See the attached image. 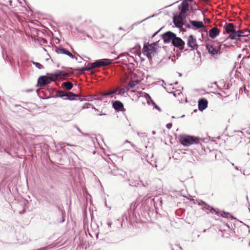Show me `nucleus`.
Masks as SVG:
<instances>
[{
    "label": "nucleus",
    "instance_id": "1",
    "mask_svg": "<svg viewBox=\"0 0 250 250\" xmlns=\"http://www.w3.org/2000/svg\"><path fill=\"white\" fill-rule=\"evenodd\" d=\"M189 5L187 2L183 1L181 11L178 15H174L173 22L176 27L180 28L184 25V21L186 17V13L188 10Z\"/></svg>",
    "mask_w": 250,
    "mask_h": 250
},
{
    "label": "nucleus",
    "instance_id": "2",
    "mask_svg": "<svg viewBox=\"0 0 250 250\" xmlns=\"http://www.w3.org/2000/svg\"><path fill=\"white\" fill-rule=\"evenodd\" d=\"M157 46V42H154L151 44L144 43L142 52L144 55H146L148 59H150L157 53L158 49Z\"/></svg>",
    "mask_w": 250,
    "mask_h": 250
},
{
    "label": "nucleus",
    "instance_id": "3",
    "mask_svg": "<svg viewBox=\"0 0 250 250\" xmlns=\"http://www.w3.org/2000/svg\"><path fill=\"white\" fill-rule=\"evenodd\" d=\"M200 139L192 136L182 135L179 137V141L184 146H188L192 144H198Z\"/></svg>",
    "mask_w": 250,
    "mask_h": 250
},
{
    "label": "nucleus",
    "instance_id": "4",
    "mask_svg": "<svg viewBox=\"0 0 250 250\" xmlns=\"http://www.w3.org/2000/svg\"><path fill=\"white\" fill-rule=\"evenodd\" d=\"M56 96L62 98L66 97L64 100H73L77 95L71 92H64L63 91H58L56 93Z\"/></svg>",
    "mask_w": 250,
    "mask_h": 250
},
{
    "label": "nucleus",
    "instance_id": "5",
    "mask_svg": "<svg viewBox=\"0 0 250 250\" xmlns=\"http://www.w3.org/2000/svg\"><path fill=\"white\" fill-rule=\"evenodd\" d=\"M187 45L191 50L197 49L198 45L197 43L196 38L192 35H190L188 38Z\"/></svg>",
    "mask_w": 250,
    "mask_h": 250
},
{
    "label": "nucleus",
    "instance_id": "6",
    "mask_svg": "<svg viewBox=\"0 0 250 250\" xmlns=\"http://www.w3.org/2000/svg\"><path fill=\"white\" fill-rule=\"evenodd\" d=\"M175 36L176 34L171 31L166 32L162 35V39L165 43H168L170 42L172 43V40Z\"/></svg>",
    "mask_w": 250,
    "mask_h": 250
},
{
    "label": "nucleus",
    "instance_id": "7",
    "mask_svg": "<svg viewBox=\"0 0 250 250\" xmlns=\"http://www.w3.org/2000/svg\"><path fill=\"white\" fill-rule=\"evenodd\" d=\"M244 33V32H242L241 30L236 31L234 30V31L229 34L228 38L231 40L241 41V39L240 38L241 37H245V36H246V35L243 34Z\"/></svg>",
    "mask_w": 250,
    "mask_h": 250
},
{
    "label": "nucleus",
    "instance_id": "8",
    "mask_svg": "<svg viewBox=\"0 0 250 250\" xmlns=\"http://www.w3.org/2000/svg\"><path fill=\"white\" fill-rule=\"evenodd\" d=\"M53 81V78L51 77H46L45 76H42L39 78L38 80V84L40 86H43L48 83L51 81Z\"/></svg>",
    "mask_w": 250,
    "mask_h": 250
},
{
    "label": "nucleus",
    "instance_id": "9",
    "mask_svg": "<svg viewBox=\"0 0 250 250\" xmlns=\"http://www.w3.org/2000/svg\"><path fill=\"white\" fill-rule=\"evenodd\" d=\"M173 46L178 48L180 50H183L184 49L185 42L182 40L181 38L175 36L173 40H172V43Z\"/></svg>",
    "mask_w": 250,
    "mask_h": 250
},
{
    "label": "nucleus",
    "instance_id": "10",
    "mask_svg": "<svg viewBox=\"0 0 250 250\" xmlns=\"http://www.w3.org/2000/svg\"><path fill=\"white\" fill-rule=\"evenodd\" d=\"M110 61L108 59H100L93 62V65H95L96 68H98L101 66H105L110 63Z\"/></svg>",
    "mask_w": 250,
    "mask_h": 250
},
{
    "label": "nucleus",
    "instance_id": "11",
    "mask_svg": "<svg viewBox=\"0 0 250 250\" xmlns=\"http://www.w3.org/2000/svg\"><path fill=\"white\" fill-rule=\"evenodd\" d=\"M118 89H119V88L117 87L113 90H109L108 91L101 93L100 94V97L98 98V99L102 100L103 97H107L108 96H110L111 98H112L113 97L114 94L116 95L117 92L118 91Z\"/></svg>",
    "mask_w": 250,
    "mask_h": 250
},
{
    "label": "nucleus",
    "instance_id": "12",
    "mask_svg": "<svg viewBox=\"0 0 250 250\" xmlns=\"http://www.w3.org/2000/svg\"><path fill=\"white\" fill-rule=\"evenodd\" d=\"M189 23L193 27V29L194 30L205 28V25L204 23L201 21H192L189 20Z\"/></svg>",
    "mask_w": 250,
    "mask_h": 250
},
{
    "label": "nucleus",
    "instance_id": "13",
    "mask_svg": "<svg viewBox=\"0 0 250 250\" xmlns=\"http://www.w3.org/2000/svg\"><path fill=\"white\" fill-rule=\"evenodd\" d=\"M208 101L204 98H202L198 101V109L202 111L208 106Z\"/></svg>",
    "mask_w": 250,
    "mask_h": 250
},
{
    "label": "nucleus",
    "instance_id": "14",
    "mask_svg": "<svg viewBox=\"0 0 250 250\" xmlns=\"http://www.w3.org/2000/svg\"><path fill=\"white\" fill-rule=\"evenodd\" d=\"M199 205L201 207V208L205 211L207 213H208L209 212H212V210L215 211V210L213 208L209 206L202 201L199 202Z\"/></svg>",
    "mask_w": 250,
    "mask_h": 250
},
{
    "label": "nucleus",
    "instance_id": "15",
    "mask_svg": "<svg viewBox=\"0 0 250 250\" xmlns=\"http://www.w3.org/2000/svg\"><path fill=\"white\" fill-rule=\"evenodd\" d=\"M55 51L58 54H65L71 58H74L73 55L65 48L56 47Z\"/></svg>",
    "mask_w": 250,
    "mask_h": 250
},
{
    "label": "nucleus",
    "instance_id": "16",
    "mask_svg": "<svg viewBox=\"0 0 250 250\" xmlns=\"http://www.w3.org/2000/svg\"><path fill=\"white\" fill-rule=\"evenodd\" d=\"M113 108L117 111H121L124 109V105L122 102L119 101H115L112 102Z\"/></svg>",
    "mask_w": 250,
    "mask_h": 250
},
{
    "label": "nucleus",
    "instance_id": "17",
    "mask_svg": "<svg viewBox=\"0 0 250 250\" xmlns=\"http://www.w3.org/2000/svg\"><path fill=\"white\" fill-rule=\"evenodd\" d=\"M219 29L217 27H213L211 28L209 31V36L214 39L219 34Z\"/></svg>",
    "mask_w": 250,
    "mask_h": 250
},
{
    "label": "nucleus",
    "instance_id": "18",
    "mask_svg": "<svg viewBox=\"0 0 250 250\" xmlns=\"http://www.w3.org/2000/svg\"><path fill=\"white\" fill-rule=\"evenodd\" d=\"M206 46L208 52L212 56H214L218 54L219 51L214 48L211 45L207 44Z\"/></svg>",
    "mask_w": 250,
    "mask_h": 250
},
{
    "label": "nucleus",
    "instance_id": "19",
    "mask_svg": "<svg viewBox=\"0 0 250 250\" xmlns=\"http://www.w3.org/2000/svg\"><path fill=\"white\" fill-rule=\"evenodd\" d=\"M224 29L228 34H230L232 31H234V30H235L234 24L232 23H226L225 26H224Z\"/></svg>",
    "mask_w": 250,
    "mask_h": 250
},
{
    "label": "nucleus",
    "instance_id": "20",
    "mask_svg": "<svg viewBox=\"0 0 250 250\" xmlns=\"http://www.w3.org/2000/svg\"><path fill=\"white\" fill-rule=\"evenodd\" d=\"M111 173L114 176H122L125 177L126 175V172L120 169L113 170Z\"/></svg>",
    "mask_w": 250,
    "mask_h": 250
},
{
    "label": "nucleus",
    "instance_id": "21",
    "mask_svg": "<svg viewBox=\"0 0 250 250\" xmlns=\"http://www.w3.org/2000/svg\"><path fill=\"white\" fill-rule=\"evenodd\" d=\"M62 86L65 89L69 90L72 88L73 85L71 82L67 81L63 83Z\"/></svg>",
    "mask_w": 250,
    "mask_h": 250
},
{
    "label": "nucleus",
    "instance_id": "22",
    "mask_svg": "<svg viewBox=\"0 0 250 250\" xmlns=\"http://www.w3.org/2000/svg\"><path fill=\"white\" fill-rule=\"evenodd\" d=\"M55 75L56 76V77L57 78L62 79L68 76V74L64 71H59L57 73L55 74Z\"/></svg>",
    "mask_w": 250,
    "mask_h": 250
},
{
    "label": "nucleus",
    "instance_id": "23",
    "mask_svg": "<svg viewBox=\"0 0 250 250\" xmlns=\"http://www.w3.org/2000/svg\"><path fill=\"white\" fill-rule=\"evenodd\" d=\"M118 92H117L116 95H124V94L126 92H127L129 89L127 87H125L123 88H120L119 87Z\"/></svg>",
    "mask_w": 250,
    "mask_h": 250
},
{
    "label": "nucleus",
    "instance_id": "24",
    "mask_svg": "<svg viewBox=\"0 0 250 250\" xmlns=\"http://www.w3.org/2000/svg\"><path fill=\"white\" fill-rule=\"evenodd\" d=\"M139 83L138 81H130L128 83V86L131 88L134 87L136 84H137Z\"/></svg>",
    "mask_w": 250,
    "mask_h": 250
},
{
    "label": "nucleus",
    "instance_id": "25",
    "mask_svg": "<svg viewBox=\"0 0 250 250\" xmlns=\"http://www.w3.org/2000/svg\"><path fill=\"white\" fill-rule=\"evenodd\" d=\"M221 215L222 217H231V218H233V217H232V216H231L229 213L228 212H225L224 211H223V212H222L221 213Z\"/></svg>",
    "mask_w": 250,
    "mask_h": 250
},
{
    "label": "nucleus",
    "instance_id": "26",
    "mask_svg": "<svg viewBox=\"0 0 250 250\" xmlns=\"http://www.w3.org/2000/svg\"><path fill=\"white\" fill-rule=\"evenodd\" d=\"M95 68H96V67L95 66V65H93V62L89 63L88 64V66L87 67H86L87 71H89L91 69H94Z\"/></svg>",
    "mask_w": 250,
    "mask_h": 250
},
{
    "label": "nucleus",
    "instance_id": "27",
    "mask_svg": "<svg viewBox=\"0 0 250 250\" xmlns=\"http://www.w3.org/2000/svg\"><path fill=\"white\" fill-rule=\"evenodd\" d=\"M32 62L38 68L40 69H42L43 68V65L39 62Z\"/></svg>",
    "mask_w": 250,
    "mask_h": 250
},
{
    "label": "nucleus",
    "instance_id": "28",
    "mask_svg": "<svg viewBox=\"0 0 250 250\" xmlns=\"http://www.w3.org/2000/svg\"><path fill=\"white\" fill-rule=\"evenodd\" d=\"M146 100V101H147V103L148 104H150V103H152V104H153V103H154L153 100H152L151 98L150 97L147 98Z\"/></svg>",
    "mask_w": 250,
    "mask_h": 250
},
{
    "label": "nucleus",
    "instance_id": "29",
    "mask_svg": "<svg viewBox=\"0 0 250 250\" xmlns=\"http://www.w3.org/2000/svg\"><path fill=\"white\" fill-rule=\"evenodd\" d=\"M78 70L80 71L82 73L84 72L85 71H87L86 67H82V68H79Z\"/></svg>",
    "mask_w": 250,
    "mask_h": 250
},
{
    "label": "nucleus",
    "instance_id": "30",
    "mask_svg": "<svg viewBox=\"0 0 250 250\" xmlns=\"http://www.w3.org/2000/svg\"><path fill=\"white\" fill-rule=\"evenodd\" d=\"M153 105L154 106V108L158 110L159 111H161L160 108L159 106H158L155 103H153Z\"/></svg>",
    "mask_w": 250,
    "mask_h": 250
},
{
    "label": "nucleus",
    "instance_id": "31",
    "mask_svg": "<svg viewBox=\"0 0 250 250\" xmlns=\"http://www.w3.org/2000/svg\"><path fill=\"white\" fill-rule=\"evenodd\" d=\"M172 126V124L171 123H168L167 125L166 126L168 129H170Z\"/></svg>",
    "mask_w": 250,
    "mask_h": 250
},
{
    "label": "nucleus",
    "instance_id": "32",
    "mask_svg": "<svg viewBox=\"0 0 250 250\" xmlns=\"http://www.w3.org/2000/svg\"><path fill=\"white\" fill-rule=\"evenodd\" d=\"M144 97H145V98H146V99H147V98H148V97H150V96H149V95L148 94L146 93H144Z\"/></svg>",
    "mask_w": 250,
    "mask_h": 250
},
{
    "label": "nucleus",
    "instance_id": "33",
    "mask_svg": "<svg viewBox=\"0 0 250 250\" xmlns=\"http://www.w3.org/2000/svg\"><path fill=\"white\" fill-rule=\"evenodd\" d=\"M185 26L186 28H188V29H190L191 28V25L189 24H186Z\"/></svg>",
    "mask_w": 250,
    "mask_h": 250
},
{
    "label": "nucleus",
    "instance_id": "34",
    "mask_svg": "<svg viewBox=\"0 0 250 250\" xmlns=\"http://www.w3.org/2000/svg\"><path fill=\"white\" fill-rule=\"evenodd\" d=\"M243 32H244V33H243V34L246 35V36H248V34H247V33H249V32H248V30H247V31H243Z\"/></svg>",
    "mask_w": 250,
    "mask_h": 250
},
{
    "label": "nucleus",
    "instance_id": "35",
    "mask_svg": "<svg viewBox=\"0 0 250 250\" xmlns=\"http://www.w3.org/2000/svg\"><path fill=\"white\" fill-rule=\"evenodd\" d=\"M112 222H110V221L108 222L107 223V225H108V226H111V225H112Z\"/></svg>",
    "mask_w": 250,
    "mask_h": 250
},
{
    "label": "nucleus",
    "instance_id": "36",
    "mask_svg": "<svg viewBox=\"0 0 250 250\" xmlns=\"http://www.w3.org/2000/svg\"><path fill=\"white\" fill-rule=\"evenodd\" d=\"M75 127L80 132H81V130L77 125H75Z\"/></svg>",
    "mask_w": 250,
    "mask_h": 250
},
{
    "label": "nucleus",
    "instance_id": "37",
    "mask_svg": "<svg viewBox=\"0 0 250 250\" xmlns=\"http://www.w3.org/2000/svg\"><path fill=\"white\" fill-rule=\"evenodd\" d=\"M46 249V247H43V248L40 249L38 250H45Z\"/></svg>",
    "mask_w": 250,
    "mask_h": 250
},
{
    "label": "nucleus",
    "instance_id": "38",
    "mask_svg": "<svg viewBox=\"0 0 250 250\" xmlns=\"http://www.w3.org/2000/svg\"><path fill=\"white\" fill-rule=\"evenodd\" d=\"M153 16H154L153 15V16H152L148 17H147V18H146L145 19H144L143 21H145V20H147V19H149L150 17H153Z\"/></svg>",
    "mask_w": 250,
    "mask_h": 250
},
{
    "label": "nucleus",
    "instance_id": "39",
    "mask_svg": "<svg viewBox=\"0 0 250 250\" xmlns=\"http://www.w3.org/2000/svg\"><path fill=\"white\" fill-rule=\"evenodd\" d=\"M125 143H129V144H131V143L129 141H128V140H126L125 142Z\"/></svg>",
    "mask_w": 250,
    "mask_h": 250
},
{
    "label": "nucleus",
    "instance_id": "40",
    "mask_svg": "<svg viewBox=\"0 0 250 250\" xmlns=\"http://www.w3.org/2000/svg\"><path fill=\"white\" fill-rule=\"evenodd\" d=\"M66 145L68 146H73L74 145H71V144H69L68 143H66Z\"/></svg>",
    "mask_w": 250,
    "mask_h": 250
},
{
    "label": "nucleus",
    "instance_id": "41",
    "mask_svg": "<svg viewBox=\"0 0 250 250\" xmlns=\"http://www.w3.org/2000/svg\"><path fill=\"white\" fill-rule=\"evenodd\" d=\"M152 134L153 135H155V134H156V132H155V131H154V130H153V131H152Z\"/></svg>",
    "mask_w": 250,
    "mask_h": 250
},
{
    "label": "nucleus",
    "instance_id": "42",
    "mask_svg": "<svg viewBox=\"0 0 250 250\" xmlns=\"http://www.w3.org/2000/svg\"><path fill=\"white\" fill-rule=\"evenodd\" d=\"M234 168H235V169L236 170H238V167L237 166H235V167H234Z\"/></svg>",
    "mask_w": 250,
    "mask_h": 250
},
{
    "label": "nucleus",
    "instance_id": "43",
    "mask_svg": "<svg viewBox=\"0 0 250 250\" xmlns=\"http://www.w3.org/2000/svg\"><path fill=\"white\" fill-rule=\"evenodd\" d=\"M248 32L250 34V27L248 29Z\"/></svg>",
    "mask_w": 250,
    "mask_h": 250
},
{
    "label": "nucleus",
    "instance_id": "44",
    "mask_svg": "<svg viewBox=\"0 0 250 250\" xmlns=\"http://www.w3.org/2000/svg\"><path fill=\"white\" fill-rule=\"evenodd\" d=\"M104 114H103V113H102V114L100 113L99 114H98V115L101 116V115H104Z\"/></svg>",
    "mask_w": 250,
    "mask_h": 250
},
{
    "label": "nucleus",
    "instance_id": "45",
    "mask_svg": "<svg viewBox=\"0 0 250 250\" xmlns=\"http://www.w3.org/2000/svg\"><path fill=\"white\" fill-rule=\"evenodd\" d=\"M179 75L180 76H182V74L181 73H179Z\"/></svg>",
    "mask_w": 250,
    "mask_h": 250
},
{
    "label": "nucleus",
    "instance_id": "46",
    "mask_svg": "<svg viewBox=\"0 0 250 250\" xmlns=\"http://www.w3.org/2000/svg\"><path fill=\"white\" fill-rule=\"evenodd\" d=\"M86 107L85 105H84L83 107V108H85Z\"/></svg>",
    "mask_w": 250,
    "mask_h": 250
},
{
    "label": "nucleus",
    "instance_id": "47",
    "mask_svg": "<svg viewBox=\"0 0 250 250\" xmlns=\"http://www.w3.org/2000/svg\"><path fill=\"white\" fill-rule=\"evenodd\" d=\"M85 104L90 105V104H89V103H86Z\"/></svg>",
    "mask_w": 250,
    "mask_h": 250
},
{
    "label": "nucleus",
    "instance_id": "48",
    "mask_svg": "<svg viewBox=\"0 0 250 250\" xmlns=\"http://www.w3.org/2000/svg\"><path fill=\"white\" fill-rule=\"evenodd\" d=\"M119 29H120V30H122V27H120V28H119Z\"/></svg>",
    "mask_w": 250,
    "mask_h": 250
},
{
    "label": "nucleus",
    "instance_id": "49",
    "mask_svg": "<svg viewBox=\"0 0 250 250\" xmlns=\"http://www.w3.org/2000/svg\"><path fill=\"white\" fill-rule=\"evenodd\" d=\"M209 21V19H208L207 20V21Z\"/></svg>",
    "mask_w": 250,
    "mask_h": 250
},
{
    "label": "nucleus",
    "instance_id": "50",
    "mask_svg": "<svg viewBox=\"0 0 250 250\" xmlns=\"http://www.w3.org/2000/svg\"><path fill=\"white\" fill-rule=\"evenodd\" d=\"M226 225L228 227V228H229V226L228 225Z\"/></svg>",
    "mask_w": 250,
    "mask_h": 250
},
{
    "label": "nucleus",
    "instance_id": "51",
    "mask_svg": "<svg viewBox=\"0 0 250 250\" xmlns=\"http://www.w3.org/2000/svg\"><path fill=\"white\" fill-rule=\"evenodd\" d=\"M177 83H178V82H176V83H175V84H177Z\"/></svg>",
    "mask_w": 250,
    "mask_h": 250
}]
</instances>
